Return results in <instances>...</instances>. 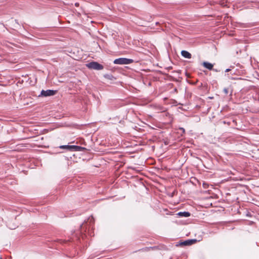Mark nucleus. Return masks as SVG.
Returning a JSON list of instances; mask_svg holds the SVG:
<instances>
[{"mask_svg": "<svg viewBox=\"0 0 259 259\" xmlns=\"http://www.w3.org/2000/svg\"><path fill=\"white\" fill-rule=\"evenodd\" d=\"M80 229L76 231H72L70 236L68 237L67 239L59 240V241L61 243H66L68 242H73L74 244H76L77 246L79 245V244L82 243L81 240L83 242H82L83 245H84V243H87V241H84L85 238H87L88 236L91 237L89 235L88 233L86 234V236L80 234Z\"/></svg>", "mask_w": 259, "mask_h": 259, "instance_id": "1", "label": "nucleus"}, {"mask_svg": "<svg viewBox=\"0 0 259 259\" xmlns=\"http://www.w3.org/2000/svg\"><path fill=\"white\" fill-rule=\"evenodd\" d=\"M80 229L76 231H72L70 236L68 237L67 239L59 240V241L61 243H66L68 242H73L74 244H76L77 246L79 245V244L82 243L81 240L83 242H82L83 245H84V243H87V241H84L85 238H87L88 236L91 237L89 235L88 233L86 234V236L80 234Z\"/></svg>", "mask_w": 259, "mask_h": 259, "instance_id": "2", "label": "nucleus"}, {"mask_svg": "<svg viewBox=\"0 0 259 259\" xmlns=\"http://www.w3.org/2000/svg\"><path fill=\"white\" fill-rule=\"evenodd\" d=\"M94 223L95 220L93 215H91L87 219L85 220L80 225V234L85 236H86L87 233L91 236H94Z\"/></svg>", "mask_w": 259, "mask_h": 259, "instance_id": "3", "label": "nucleus"}, {"mask_svg": "<svg viewBox=\"0 0 259 259\" xmlns=\"http://www.w3.org/2000/svg\"><path fill=\"white\" fill-rule=\"evenodd\" d=\"M198 241L196 239H188L185 240H181L178 242L176 246L177 247L188 246L194 244Z\"/></svg>", "mask_w": 259, "mask_h": 259, "instance_id": "4", "label": "nucleus"}, {"mask_svg": "<svg viewBox=\"0 0 259 259\" xmlns=\"http://www.w3.org/2000/svg\"><path fill=\"white\" fill-rule=\"evenodd\" d=\"M2 183L4 186H7L8 184L13 185L16 184V181L14 179L13 176L10 175L3 178L1 177V185Z\"/></svg>", "mask_w": 259, "mask_h": 259, "instance_id": "5", "label": "nucleus"}, {"mask_svg": "<svg viewBox=\"0 0 259 259\" xmlns=\"http://www.w3.org/2000/svg\"><path fill=\"white\" fill-rule=\"evenodd\" d=\"M134 62V60L132 59H129L126 58H118L115 59L113 61V63L114 64H119V65H127L133 63Z\"/></svg>", "mask_w": 259, "mask_h": 259, "instance_id": "6", "label": "nucleus"}, {"mask_svg": "<svg viewBox=\"0 0 259 259\" xmlns=\"http://www.w3.org/2000/svg\"><path fill=\"white\" fill-rule=\"evenodd\" d=\"M87 67L91 69L96 70H101L104 68V66L101 64L95 61H92L86 64Z\"/></svg>", "mask_w": 259, "mask_h": 259, "instance_id": "7", "label": "nucleus"}, {"mask_svg": "<svg viewBox=\"0 0 259 259\" xmlns=\"http://www.w3.org/2000/svg\"><path fill=\"white\" fill-rule=\"evenodd\" d=\"M57 90L48 89L47 90H42L38 97H48L53 96L57 93Z\"/></svg>", "mask_w": 259, "mask_h": 259, "instance_id": "8", "label": "nucleus"}, {"mask_svg": "<svg viewBox=\"0 0 259 259\" xmlns=\"http://www.w3.org/2000/svg\"><path fill=\"white\" fill-rule=\"evenodd\" d=\"M10 24L12 27V29L14 30H19L22 29L21 25L19 23L18 20L11 18V19L10 20Z\"/></svg>", "mask_w": 259, "mask_h": 259, "instance_id": "9", "label": "nucleus"}, {"mask_svg": "<svg viewBox=\"0 0 259 259\" xmlns=\"http://www.w3.org/2000/svg\"><path fill=\"white\" fill-rule=\"evenodd\" d=\"M202 65L204 68H205L206 69H207L209 70H211L213 69V64L209 62L204 61L202 62Z\"/></svg>", "mask_w": 259, "mask_h": 259, "instance_id": "10", "label": "nucleus"}, {"mask_svg": "<svg viewBox=\"0 0 259 259\" xmlns=\"http://www.w3.org/2000/svg\"><path fill=\"white\" fill-rule=\"evenodd\" d=\"M181 55L185 58L190 59L192 57V55L188 51L186 50H182L181 52Z\"/></svg>", "mask_w": 259, "mask_h": 259, "instance_id": "11", "label": "nucleus"}, {"mask_svg": "<svg viewBox=\"0 0 259 259\" xmlns=\"http://www.w3.org/2000/svg\"><path fill=\"white\" fill-rule=\"evenodd\" d=\"M180 217L188 218L191 215V213L189 211H180L177 213Z\"/></svg>", "mask_w": 259, "mask_h": 259, "instance_id": "12", "label": "nucleus"}, {"mask_svg": "<svg viewBox=\"0 0 259 259\" xmlns=\"http://www.w3.org/2000/svg\"><path fill=\"white\" fill-rule=\"evenodd\" d=\"M70 148V145H60V146H58L57 148V149H60L64 150L67 151H69Z\"/></svg>", "mask_w": 259, "mask_h": 259, "instance_id": "13", "label": "nucleus"}, {"mask_svg": "<svg viewBox=\"0 0 259 259\" xmlns=\"http://www.w3.org/2000/svg\"><path fill=\"white\" fill-rule=\"evenodd\" d=\"M103 76L104 78L110 80H113L116 79V78L110 73L105 74L103 75Z\"/></svg>", "mask_w": 259, "mask_h": 259, "instance_id": "14", "label": "nucleus"}, {"mask_svg": "<svg viewBox=\"0 0 259 259\" xmlns=\"http://www.w3.org/2000/svg\"><path fill=\"white\" fill-rule=\"evenodd\" d=\"M12 45L11 43H10V42L9 41H3V42L1 41V46H3V47H6V48H10L11 47V45Z\"/></svg>", "mask_w": 259, "mask_h": 259, "instance_id": "15", "label": "nucleus"}, {"mask_svg": "<svg viewBox=\"0 0 259 259\" xmlns=\"http://www.w3.org/2000/svg\"><path fill=\"white\" fill-rule=\"evenodd\" d=\"M77 145H70V151L71 152L76 151Z\"/></svg>", "mask_w": 259, "mask_h": 259, "instance_id": "16", "label": "nucleus"}, {"mask_svg": "<svg viewBox=\"0 0 259 259\" xmlns=\"http://www.w3.org/2000/svg\"><path fill=\"white\" fill-rule=\"evenodd\" d=\"M86 148L80 146H77V150L76 151H84L86 150Z\"/></svg>", "mask_w": 259, "mask_h": 259, "instance_id": "17", "label": "nucleus"}, {"mask_svg": "<svg viewBox=\"0 0 259 259\" xmlns=\"http://www.w3.org/2000/svg\"><path fill=\"white\" fill-rule=\"evenodd\" d=\"M13 100V99L10 96H8V97L4 101V102L7 103H10Z\"/></svg>", "mask_w": 259, "mask_h": 259, "instance_id": "18", "label": "nucleus"}, {"mask_svg": "<svg viewBox=\"0 0 259 259\" xmlns=\"http://www.w3.org/2000/svg\"><path fill=\"white\" fill-rule=\"evenodd\" d=\"M220 123H222L224 124H227L228 125H230L232 123V122L231 120L228 121V120H224L220 121Z\"/></svg>", "mask_w": 259, "mask_h": 259, "instance_id": "19", "label": "nucleus"}, {"mask_svg": "<svg viewBox=\"0 0 259 259\" xmlns=\"http://www.w3.org/2000/svg\"><path fill=\"white\" fill-rule=\"evenodd\" d=\"M179 130L182 132V133L180 134L181 136H182L185 133V130L183 127H179Z\"/></svg>", "mask_w": 259, "mask_h": 259, "instance_id": "20", "label": "nucleus"}, {"mask_svg": "<svg viewBox=\"0 0 259 259\" xmlns=\"http://www.w3.org/2000/svg\"><path fill=\"white\" fill-rule=\"evenodd\" d=\"M223 92H224L225 94H226V95H227V94H228V92H229V91H228V89L227 88H224V89H223Z\"/></svg>", "mask_w": 259, "mask_h": 259, "instance_id": "21", "label": "nucleus"}, {"mask_svg": "<svg viewBox=\"0 0 259 259\" xmlns=\"http://www.w3.org/2000/svg\"><path fill=\"white\" fill-rule=\"evenodd\" d=\"M4 96H7V95L5 94V93H1V99L4 98Z\"/></svg>", "mask_w": 259, "mask_h": 259, "instance_id": "22", "label": "nucleus"}, {"mask_svg": "<svg viewBox=\"0 0 259 259\" xmlns=\"http://www.w3.org/2000/svg\"><path fill=\"white\" fill-rule=\"evenodd\" d=\"M231 122H232V123H233L234 124V125H237V121H236L235 120L233 119V120H232L231 121Z\"/></svg>", "mask_w": 259, "mask_h": 259, "instance_id": "23", "label": "nucleus"}, {"mask_svg": "<svg viewBox=\"0 0 259 259\" xmlns=\"http://www.w3.org/2000/svg\"><path fill=\"white\" fill-rule=\"evenodd\" d=\"M231 68H227V69H226L225 70V72H229L230 71H231Z\"/></svg>", "mask_w": 259, "mask_h": 259, "instance_id": "24", "label": "nucleus"}, {"mask_svg": "<svg viewBox=\"0 0 259 259\" xmlns=\"http://www.w3.org/2000/svg\"><path fill=\"white\" fill-rule=\"evenodd\" d=\"M212 70H213V71H214L215 72H219V71H220V70H218L217 69H214L213 68V69Z\"/></svg>", "mask_w": 259, "mask_h": 259, "instance_id": "25", "label": "nucleus"}, {"mask_svg": "<svg viewBox=\"0 0 259 259\" xmlns=\"http://www.w3.org/2000/svg\"><path fill=\"white\" fill-rule=\"evenodd\" d=\"M2 78L1 77V86H4V85H5V84H4V83H2L3 81H2Z\"/></svg>", "mask_w": 259, "mask_h": 259, "instance_id": "26", "label": "nucleus"}, {"mask_svg": "<svg viewBox=\"0 0 259 259\" xmlns=\"http://www.w3.org/2000/svg\"><path fill=\"white\" fill-rule=\"evenodd\" d=\"M79 3H75V6L76 7H78V6H79Z\"/></svg>", "mask_w": 259, "mask_h": 259, "instance_id": "27", "label": "nucleus"}, {"mask_svg": "<svg viewBox=\"0 0 259 259\" xmlns=\"http://www.w3.org/2000/svg\"><path fill=\"white\" fill-rule=\"evenodd\" d=\"M236 66H239V67H242V66L239 63H237L236 64Z\"/></svg>", "mask_w": 259, "mask_h": 259, "instance_id": "28", "label": "nucleus"}, {"mask_svg": "<svg viewBox=\"0 0 259 259\" xmlns=\"http://www.w3.org/2000/svg\"><path fill=\"white\" fill-rule=\"evenodd\" d=\"M197 82H198V80H197L196 82H191L190 83L193 84H195Z\"/></svg>", "mask_w": 259, "mask_h": 259, "instance_id": "29", "label": "nucleus"}, {"mask_svg": "<svg viewBox=\"0 0 259 259\" xmlns=\"http://www.w3.org/2000/svg\"><path fill=\"white\" fill-rule=\"evenodd\" d=\"M164 144H165V145H167V144H168V143H167V142H164Z\"/></svg>", "mask_w": 259, "mask_h": 259, "instance_id": "30", "label": "nucleus"}, {"mask_svg": "<svg viewBox=\"0 0 259 259\" xmlns=\"http://www.w3.org/2000/svg\"><path fill=\"white\" fill-rule=\"evenodd\" d=\"M1 63L3 62H4L5 61L4 60H2V59L1 60Z\"/></svg>", "mask_w": 259, "mask_h": 259, "instance_id": "31", "label": "nucleus"}, {"mask_svg": "<svg viewBox=\"0 0 259 259\" xmlns=\"http://www.w3.org/2000/svg\"><path fill=\"white\" fill-rule=\"evenodd\" d=\"M1 259H2V258L1 257Z\"/></svg>", "mask_w": 259, "mask_h": 259, "instance_id": "32", "label": "nucleus"}]
</instances>
